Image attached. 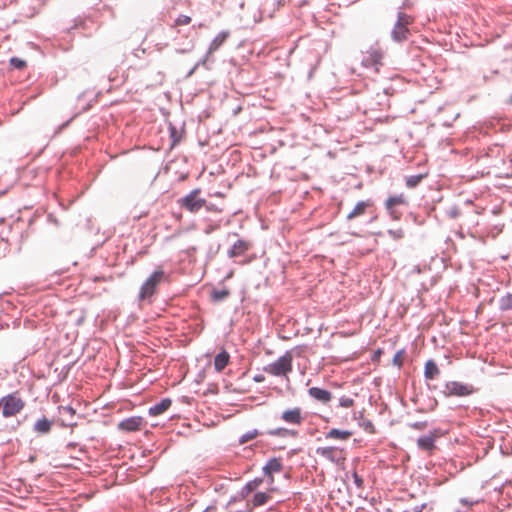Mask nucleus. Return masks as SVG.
<instances>
[{
  "mask_svg": "<svg viewBox=\"0 0 512 512\" xmlns=\"http://www.w3.org/2000/svg\"><path fill=\"white\" fill-rule=\"evenodd\" d=\"M293 369V355L290 351H287L284 355L279 357L274 362L268 364L263 368V371L275 376V377H284L289 380V373L292 372Z\"/></svg>",
  "mask_w": 512,
  "mask_h": 512,
  "instance_id": "nucleus-1",
  "label": "nucleus"
},
{
  "mask_svg": "<svg viewBox=\"0 0 512 512\" xmlns=\"http://www.w3.org/2000/svg\"><path fill=\"white\" fill-rule=\"evenodd\" d=\"M200 195L201 189L195 188L187 195L180 198L177 203L186 211L190 213H197L206 205V199L202 198Z\"/></svg>",
  "mask_w": 512,
  "mask_h": 512,
  "instance_id": "nucleus-2",
  "label": "nucleus"
},
{
  "mask_svg": "<svg viewBox=\"0 0 512 512\" xmlns=\"http://www.w3.org/2000/svg\"><path fill=\"white\" fill-rule=\"evenodd\" d=\"M414 22V18L404 12H399L397 22L395 23L391 36L396 42H403L408 39L410 34L409 26Z\"/></svg>",
  "mask_w": 512,
  "mask_h": 512,
  "instance_id": "nucleus-3",
  "label": "nucleus"
},
{
  "mask_svg": "<svg viewBox=\"0 0 512 512\" xmlns=\"http://www.w3.org/2000/svg\"><path fill=\"white\" fill-rule=\"evenodd\" d=\"M2 415L9 418L20 413L25 407V401L17 393L4 396L1 400Z\"/></svg>",
  "mask_w": 512,
  "mask_h": 512,
  "instance_id": "nucleus-4",
  "label": "nucleus"
},
{
  "mask_svg": "<svg viewBox=\"0 0 512 512\" xmlns=\"http://www.w3.org/2000/svg\"><path fill=\"white\" fill-rule=\"evenodd\" d=\"M165 273L162 269L155 270L142 284L139 299L144 300L154 295L158 285L164 280Z\"/></svg>",
  "mask_w": 512,
  "mask_h": 512,
  "instance_id": "nucleus-5",
  "label": "nucleus"
},
{
  "mask_svg": "<svg viewBox=\"0 0 512 512\" xmlns=\"http://www.w3.org/2000/svg\"><path fill=\"white\" fill-rule=\"evenodd\" d=\"M316 454L338 466L343 465L346 461L345 449L336 446L318 447L316 449Z\"/></svg>",
  "mask_w": 512,
  "mask_h": 512,
  "instance_id": "nucleus-6",
  "label": "nucleus"
},
{
  "mask_svg": "<svg viewBox=\"0 0 512 512\" xmlns=\"http://www.w3.org/2000/svg\"><path fill=\"white\" fill-rule=\"evenodd\" d=\"M474 388L472 385L459 381H449L445 384L443 394L447 397L458 396L464 397L472 394Z\"/></svg>",
  "mask_w": 512,
  "mask_h": 512,
  "instance_id": "nucleus-7",
  "label": "nucleus"
},
{
  "mask_svg": "<svg viewBox=\"0 0 512 512\" xmlns=\"http://www.w3.org/2000/svg\"><path fill=\"white\" fill-rule=\"evenodd\" d=\"M305 418V413L299 406L285 409L280 416V419L283 422L293 426H301L304 423Z\"/></svg>",
  "mask_w": 512,
  "mask_h": 512,
  "instance_id": "nucleus-8",
  "label": "nucleus"
},
{
  "mask_svg": "<svg viewBox=\"0 0 512 512\" xmlns=\"http://www.w3.org/2000/svg\"><path fill=\"white\" fill-rule=\"evenodd\" d=\"M362 64L379 72V68L383 65V53L379 49H371L365 52L362 56Z\"/></svg>",
  "mask_w": 512,
  "mask_h": 512,
  "instance_id": "nucleus-9",
  "label": "nucleus"
},
{
  "mask_svg": "<svg viewBox=\"0 0 512 512\" xmlns=\"http://www.w3.org/2000/svg\"><path fill=\"white\" fill-rule=\"evenodd\" d=\"M442 436V432L440 429H434L429 434L424 435L420 437L417 440L418 447L428 452L429 454H432V452L435 450V441Z\"/></svg>",
  "mask_w": 512,
  "mask_h": 512,
  "instance_id": "nucleus-10",
  "label": "nucleus"
},
{
  "mask_svg": "<svg viewBox=\"0 0 512 512\" xmlns=\"http://www.w3.org/2000/svg\"><path fill=\"white\" fill-rule=\"evenodd\" d=\"M374 208V202L371 199L362 200L356 203L354 208L348 213L347 220L351 221L365 215Z\"/></svg>",
  "mask_w": 512,
  "mask_h": 512,
  "instance_id": "nucleus-11",
  "label": "nucleus"
},
{
  "mask_svg": "<svg viewBox=\"0 0 512 512\" xmlns=\"http://www.w3.org/2000/svg\"><path fill=\"white\" fill-rule=\"evenodd\" d=\"M143 425V418L139 416H134L119 422L118 429L124 432H135L141 430Z\"/></svg>",
  "mask_w": 512,
  "mask_h": 512,
  "instance_id": "nucleus-12",
  "label": "nucleus"
},
{
  "mask_svg": "<svg viewBox=\"0 0 512 512\" xmlns=\"http://www.w3.org/2000/svg\"><path fill=\"white\" fill-rule=\"evenodd\" d=\"M308 394L310 397L323 404L329 403L333 398L332 393L330 391L319 387H311L308 390Z\"/></svg>",
  "mask_w": 512,
  "mask_h": 512,
  "instance_id": "nucleus-13",
  "label": "nucleus"
},
{
  "mask_svg": "<svg viewBox=\"0 0 512 512\" xmlns=\"http://www.w3.org/2000/svg\"><path fill=\"white\" fill-rule=\"evenodd\" d=\"M407 203V198L403 194H399L389 197L385 202V206L387 210H389V212L393 215V217L398 219V216L395 215V207L398 205H406Z\"/></svg>",
  "mask_w": 512,
  "mask_h": 512,
  "instance_id": "nucleus-14",
  "label": "nucleus"
},
{
  "mask_svg": "<svg viewBox=\"0 0 512 512\" xmlns=\"http://www.w3.org/2000/svg\"><path fill=\"white\" fill-rule=\"evenodd\" d=\"M251 248V244L245 240H238L234 243V245L229 249L228 255L231 258L241 256L245 254Z\"/></svg>",
  "mask_w": 512,
  "mask_h": 512,
  "instance_id": "nucleus-15",
  "label": "nucleus"
},
{
  "mask_svg": "<svg viewBox=\"0 0 512 512\" xmlns=\"http://www.w3.org/2000/svg\"><path fill=\"white\" fill-rule=\"evenodd\" d=\"M282 469H283V465L279 458H272L266 463V465L264 467V472H265V474L269 475L270 483L274 482V478H273L272 474L280 472V471H282Z\"/></svg>",
  "mask_w": 512,
  "mask_h": 512,
  "instance_id": "nucleus-16",
  "label": "nucleus"
},
{
  "mask_svg": "<svg viewBox=\"0 0 512 512\" xmlns=\"http://www.w3.org/2000/svg\"><path fill=\"white\" fill-rule=\"evenodd\" d=\"M352 435H353V432L350 430H340V429L332 428L327 433H325V438L346 441V440L350 439L352 437Z\"/></svg>",
  "mask_w": 512,
  "mask_h": 512,
  "instance_id": "nucleus-17",
  "label": "nucleus"
},
{
  "mask_svg": "<svg viewBox=\"0 0 512 512\" xmlns=\"http://www.w3.org/2000/svg\"><path fill=\"white\" fill-rule=\"evenodd\" d=\"M52 427H53V421L49 420L46 417H42L34 423L33 430L37 434L44 435V434H48L52 430Z\"/></svg>",
  "mask_w": 512,
  "mask_h": 512,
  "instance_id": "nucleus-18",
  "label": "nucleus"
},
{
  "mask_svg": "<svg viewBox=\"0 0 512 512\" xmlns=\"http://www.w3.org/2000/svg\"><path fill=\"white\" fill-rule=\"evenodd\" d=\"M172 404L169 398L162 399L159 403L149 408V414L152 416H159L167 411Z\"/></svg>",
  "mask_w": 512,
  "mask_h": 512,
  "instance_id": "nucleus-19",
  "label": "nucleus"
},
{
  "mask_svg": "<svg viewBox=\"0 0 512 512\" xmlns=\"http://www.w3.org/2000/svg\"><path fill=\"white\" fill-rule=\"evenodd\" d=\"M230 362V355L223 350L215 356L214 368L217 372H221Z\"/></svg>",
  "mask_w": 512,
  "mask_h": 512,
  "instance_id": "nucleus-20",
  "label": "nucleus"
},
{
  "mask_svg": "<svg viewBox=\"0 0 512 512\" xmlns=\"http://www.w3.org/2000/svg\"><path fill=\"white\" fill-rule=\"evenodd\" d=\"M440 375V369L438 368L434 360H428L424 367V376L427 380H433Z\"/></svg>",
  "mask_w": 512,
  "mask_h": 512,
  "instance_id": "nucleus-21",
  "label": "nucleus"
},
{
  "mask_svg": "<svg viewBox=\"0 0 512 512\" xmlns=\"http://www.w3.org/2000/svg\"><path fill=\"white\" fill-rule=\"evenodd\" d=\"M192 19L190 16H187V15H179L174 23L171 25V28L173 30H175V32L177 34H180L181 33V27L182 26H187L191 23Z\"/></svg>",
  "mask_w": 512,
  "mask_h": 512,
  "instance_id": "nucleus-22",
  "label": "nucleus"
},
{
  "mask_svg": "<svg viewBox=\"0 0 512 512\" xmlns=\"http://www.w3.org/2000/svg\"><path fill=\"white\" fill-rule=\"evenodd\" d=\"M227 37V32L219 33L210 43L209 53H213L214 51L218 50L221 47V45L226 41Z\"/></svg>",
  "mask_w": 512,
  "mask_h": 512,
  "instance_id": "nucleus-23",
  "label": "nucleus"
},
{
  "mask_svg": "<svg viewBox=\"0 0 512 512\" xmlns=\"http://www.w3.org/2000/svg\"><path fill=\"white\" fill-rule=\"evenodd\" d=\"M268 434L271 436H277V437H286V436L296 437L298 433L294 430L280 427V428L270 430L268 432Z\"/></svg>",
  "mask_w": 512,
  "mask_h": 512,
  "instance_id": "nucleus-24",
  "label": "nucleus"
},
{
  "mask_svg": "<svg viewBox=\"0 0 512 512\" xmlns=\"http://www.w3.org/2000/svg\"><path fill=\"white\" fill-rule=\"evenodd\" d=\"M270 494L266 492H258L254 495L252 503L255 507L262 506L268 502Z\"/></svg>",
  "mask_w": 512,
  "mask_h": 512,
  "instance_id": "nucleus-25",
  "label": "nucleus"
},
{
  "mask_svg": "<svg viewBox=\"0 0 512 512\" xmlns=\"http://www.w3.org/2000/svg\"><path fill=\"white\" fill-rule=\"evenodd\" d=\"M499 307L503 311L512 309V293H507L500 298Z\"/></svg>",
  "mask_w": 512,
  "mask_h": 512,
  "instance_id": "nucleus-26",
  "label": "nucleus"
},
{
  "mask_svg": "<svg viewBox=\"0 0 512 512\" xmlns=\"http://www.w3.org/2000/svg\"><path fill=\"white\" fill-rule=\"evenodd\" d=\"M425 177L423 174L411 175L406 178V186L408 188H415Z\"/></svg>",
  "mask_w": 512,
  "mask_h": 512,
  "instance_id": "nucleus-27",
  "label": "nucleus"
},
{
  "mask_svg": "<svg viewBox=\"0 0 512 512\" xmlns=\"http://www.w3.org/2000/svg\"><path fill=\"white\" fill-rule=\"evenodd\" d=\"M259 435V432L258 430L254 429L252 431H248L246 433H244L240 439H239V443L240 444H245L253 439H255L257 436Z\"/></svg>",
  "mask_w": 512,
  "mask_h": 512,
  "instance_id": "nucleus-28",
  "label": "nucleus"
},
{
  "mask_svg": "<svg viewBox=\"0 0 512 512\" xmlns=\"http://www.w3.org/2000/svg\"><path fill=\"white\" fill-rule=\"evenodd\" d=\"M404 357L405 351L403 349L397 351L392 359L393 365L397 366L400 369L403 366Z\"/></svg>",
  "mask_w": 512,
  "mask_h": 512,
  "instance_id": "nucleus-29",
  "label": "nucleus"
},
{
  "mask_svg": "<svg viewBox=\"0 0 512 512\" xmlns=\"http://www.w3.org/2000/svg\"><path fill=\"white\" fill-rule=\"evenodd\" d=\"M388 234L394 239V240H400L404 237V231L402 228L398 227L396 229H390L388 230Z\"/></svg>",
  "mask_w": 512,
  "mask_h": 512,
  "instance_id": "nucleus-30",
  "label": "nucleus"
},
{
  "mask_svg": "<svg viewBox=\"0 0 512 512\" xmlns=\"http://www.w3.org/2000/svg\"><path fill=\"white\" fill-rule=\"evenodd\" d=\"M10 64H11L14 68L19 69V70H21V69H23V68H25V67H26V61H24V60H22V59H20V58H17V57H13V58H11V60H10Z\"/></svg>",
  "mask_w": 512,
  "mask_h": 512,
  "instance_id": "nucleus-31",
  "label": "nucleus"
},
{
  "mask_svg": "<svg viewBox=\"0 0 512 512\" xmlns=\"http://www.w3.org/2000/svg\"><path fill=\"white\" fill-rule=\"evenodd\" d=\"M229 292L227 290H217L213 291L212 296L216 301H221L228 297Z\"/></svg>",
  "mask_w": 512,
  "mask_h": 512,
  "instance_id": "nucleus-32",
  "label": "nucleus"
},
{
  "mask_svg": "<svg viewBox=\"0 0 512 512\" xmlns=\"http://www.w3.org/2000/svg\"><path fill=\"white\" fill-rule=\"evenodd\" d=\"M59 411L63 416L73 417L75 415V410L70 406H61L59 407Z\"/></svg>",
  "mask_w": 512,
  "mask_h": 512,
  "instance_id": "nucleus-33",
  "label": "nucleus"
},
{
  "mask_svg": "<svg viewBox=\"0 0 512 512\" xmlns=\"http://www.w3.org/2000/svg\"><path fill=\"white\" fill-rule=\"evenodd\" d=\"M339 404L341 407L349 408L354 405V400L350 397H341Z\"/></svg>",
  "mask_w": 512,
  "mask_h": 512,
  "instance_id": "nucleus-34",
  "label": "nucleus"
},
{
  "mask_svg": "<svg viewBox=\"0 0 512 512\" xmlns=\"http://www.w3.org/2000/svg\"><path fill=\"white\" fill-rule=\"evenodd\" d=\"M353 481L357 488L362 489L364 486V480L361 476L358 475L356 471L352 473Z\"/></svg>",
  "mask_w": 512,
  "mask_h": 512,
  "instance_id": "nucleus-35",
  "label": "nucleus"
},
{
  "mask_svg": "<svg viewBox=\"0 0 512 512\" xmlns=\"http://www.w3.org/2000/svg\"><path fill=\"white\" fill-rule=\"evenodd\" d=\"M208 212L221 213L223 210L213 203H207L204 206Z\"/></svg>",
  "mask_w": 512,
  "mask_h": 512,
  "instance_id": "nucleus-36",
  "label": "nucleus"
},
{
  "mask_svg": "<svg viewBox=\"0 0 512 512\" xmlns=\"http://www.w3.org/2000/svg\"><path fill=\"white\" fill-rule=\"evenodd\" d=\"M261 483V480H254V481H251L249 482L247 485H246V489L249 491V492H252L254 491L258 485Z\"/></svg>",
  "mask_w": 512,
  "mask_h": 512,
  "instance_id": "nucleus-37",
  "label": "nucleus"
},
{
  "mask_svg": "<svg viewBox=\"0 0 512 512\" xmlns=\"http://www.w3.org/2000/svg\"><path fill=\"white\" fill-rule=\"evenodd\" d=\"M253 379L255 382L260 383L265 380V377L263 375L259 374V375H255Z\"/></svg>",
  "mask_w": 512,
  "mask_h": 512,
  "instance_id": "nucleus-38",
  "label": "nucleus"
},
{
  "mask_svg": "<svg viewBox=\"0 0 512 512\" xmlns=\"http://www.w3.org/2000/svg\"><path fill=\"white\" fill-rule=\"evenodd\" d=\"M214 195H215L216 197H220V198H224V197H225V194H224V193H222V192H216Z\"/></svg>",
  "mask_w": 512,
  "mask_h": 512,
  "instance_id": "nucleus-39",
  "label": "nucleus"
},
{
  "mask_svg": "<svg viewBox=\"0 0 512 512\" xmlns=\"http://www.w3.org/2000/svg\"><path fill=\"white\" fill-rule=\"evenodd\" d=\"M510 102L512 103V95H511V100H510Z\"/></svg>",
  "mask_w": 512,
  "mask_h": 512,
  "instance_id": "nucleus-40",
  "label": "nucleus"
}]
</instances>
